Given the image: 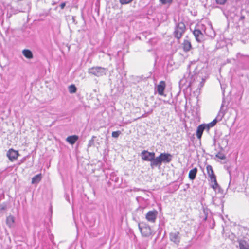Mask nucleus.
Listing matches in <instances>:
<instances>
[{"label":"nucleus","instance_id":"obj_16","mask_svg":"<svg viewBox=\"0 0 249 249\" xmlns=\"http://www.w3.org/2000/svg\"><path fill=\"white\" fill-rule=\"evenodd\" d=\"M197 172V169L196 167L190 170L189 172V178H190V179L194 180L196 177Z\"/></svg>","mask_w":249,"mask_h":249},{"label":"nucleus","instance_id":"obj_26","mask_svg":"<svg viewBox=\"0 0 249 249\" xmlns=\"http://www.w3.org/2000/svg\"><path fill=\"white\" fill-rule=\"evenodd\" d=\"M160 1L162 4H166L167 3H171L173 0H160Z\"/></svg>","mask_w":249,"mask_h":249},{"label":"nucleus","instance_id":"obj_10","mask_svg":"<svg viewBox=\"0 0 249 249\" xmlns=\"http://www.w3.org/2000/svg\"><path fill=\"white\" fill-rule=\"evenodd\" d=\"M193 35L196 41L198 42H201L204 39V35L199 29H195L193 31Z\"/></svg>","mask_w":249,"mask_h":249},{"label":"nucleus","instance_id":"obj_25","mask_svg":"<svg viewBox=\"0 0 249 249\" xmlns=\"http://www.w3.org/2000/svg\"><path fill=\"white\" fill-rule=\"evenodd\" d=\"M228 0H215L216 3L219 5H224Z\"/></svg>","mask_w":249,"mask_h":249},{"label":"nucleus","instance_id":"obj_5","mask_svg":"<svg viewBox=\"0 0 249 249\" xmlns=\"http://www.w3.org/2000/svg\"><path fill=\"white\" fill-rule=\"evenodd\" d=\"M6 155L9 160L13 162L16 160L20 154L18 150H14L13 148L9 149L7 152Z\"/></svg>","mask_w":249,"mask_h":249},{"label":"nucleus","instance_id":"obj_27","mask_svg":"<svg viewBox=\"0 0 249 249\" xmlns=\"http://www.w3.org/2000/svg\"><path fill=\"white\" fill-rule=\"evenodd\" d=\"M66 6V2H63L60 5V8L63 9Z\"/></svg>","mask_w":249,"mask_h":249},{"label":"nucleus","instance_id":"obj_21","mask_svg":"<svg viewBox=\"0 0 249 249\" xmlns=\"http://www.w3.org/2000/svg\"><path fill=\"white\" fill-rule=\"evenodd\" d=\"M42 178L41 174H39L34 176L32 179V183H36L39 182Z\"/></svg>","mask_w":249,"mask_h":249},{"label":"nucleus","instance_id":"obj_2","mask_svg":"<svg viewBox=\"0 0 249 249\" xmlns=\"http://www.w3.org/2000/svg\"><path fill=\"white\" fill-rule=\"evenodd\" d=\"M138 227L141 235L144 237H148L153 234L151 227L145 222L139 224Z\"/></svg>","mask_w":249,"mask_h":249},{"label":"nucleus","instance_id":"obj_8","mask_svg":"<svg viewBox=\"0 0 249 249\" xmlns=\"http://www.w3.org/2000/svg\"><path fill=\"white\" fill-rule=\"evenodd\" d=\"M178 231L172 232L170 234V240L176 244H178L180 242V237Z\"/></svg>","mask_w":249,"mask_h":249},{"label":"nucleus","instance_id":"obj_18","mask_svg":"<svg viewBox=\"0 0 249 249\" xmlns=\"http://www.w3.org/2000/svg\"><path fill=\"white\" fill-rule=\"evenodd\" d=\"M238 242L239 249H249V246L246 241L240 240Z\"/></svg>","mask_w":249,"mask_h":249},{"label":"nucleus","instance_id":"obj_23","mask_svg":"<svg viewBox=\"0 0 249 249\" xmlns=\"http://www.w3.org/2000/svg\"><path fill=\"white\" fill-rule=\"evenodd\" d=\"M216 157L220 160H225L226 159L225 155L221 152L217 153L216 155Z\"/></svg>","mask_w":249,"mask_h":249},{"label":"nucleus","instance_id":"obj_12","mask_svg":"<svg viewBox=\"0 0 249 249\" xmlns=\"http://www.w3.org/2000/svg\"><path fill=\"white\" fill-rule=\"evenodd\" d=\"M206 129L204 127V125L203 124H201L197 127L196 132V136L197 138L200 140L203 133L204 130Z\"/></svg>","mask_w":249,"mask_h":249},{"label":"nucleus","instance_id":"obj_7","mask_svg":"<svg viewBox=\"0 0 249 249\" xmlns=\"http://www.w3.org/2000/svg\"><path fill=\"white\" fill-rule=\"evenodd\" d=\"M141 157L143 160L151 161L155 158V154L144 150L141 152Z\"/></svg>","mask_w":249,"mask_h":249},{"label":"nucleus","instance_id":"obj_17","mask_svg":"<svg viewBox=\"0 0 249 249\" xmlns=\"http://www.w3.org/2000/svg\"><path fill=\"white\" fill-rule=\"evenodd\" d=\"M217 122V120L216 119H215L209 124H203V125H204V127L208 131L209 130V129H210V128L213 127V126L215 125Z\"/></svg>","mask_w":249,"mask_h":249},{"label":"nucleus","instance_id":"obj_9","mask_svg":"<svg viewBox=\"0 0 249 249\" xmlns=\"http://www.w3.org/2000/svg\"><path fill=\"white\" fill-rule=\"evenodd\" d=\"M161 163H169L172 160V156L169 153H161L159 156Z\"/></svg>","mask_w":249,"mask_h":249},{"label":"nucleus","instance_id":"obj_6","mask_svg":"<svg viewBox=\"0 0 249 249\" xmlns=\"http://www.w3.org/2000/svg\"><path fill=\"white\" fill-rule=\"evenodd\" d=\"M88 72L96 76H100L104 73V69L100 67H93L89 69Z\"/></svg>","mask_w":249,"mask_h":249},{"label":"nucleus","instance_id":"obj_20","mask_svg":"<svg viewBox=\"0 0 249 249\" xmlns=\"http://www.w3.org/2000/svg\"><path fill=\"white\" fill-rule=\"evenodd\" d=\"M6 224L9 227H12L15 223V218L14 216L10 215L6 218Z\"/></svg>","mask_w":249,"mask_h":249},{"label":"nucleus","instance_id":"obj_1","mask_svg":"<svg viewBox=\"0 0 249 249\" xmlns=\"http://www.w3.org/2000/svg\"><path fill=\"white\" fill-rule=\"evenodd\" d=\"M206 171L210 178V181L211 183V187L214 190H216L218 187V183L217 182L216 175L214 173L212 166L210 165H207Z\"/></svg>","mask_w":249,"mask_h":249},{"label":"nucleus","instance_id":"obj_28","mask_svg":"<svg viewBox=\"0 0 249 249\" xmlns=\"http://www.w3.org/2000/svg\"><path fill=\"white\" fill-rule=\"evenodd\" d=\"M244 18H245V17L244 16L241 17V19H244Z\"/></svg>","mask_w":249,"mask_h":249},{"label":"nucleus","instance_id":"obj_3","mask_svg":"<svg viewBox=\"0 0 249 249\" xmlns=\"http://www.w3.org/2000/svg\"><path fill=\"white\" fill-rule=\"evenodd\" d=\"M186 30V27L183 22L178 23L174 32L175 37L180 39Z\"/></svg>","mask_w":249,"mask_h":249},{"label":"nucleus","instance_id":"obj_13","mask_svg":"<svg viewBox=\"0 0 249 249\" xmlns=\"http://www.w3.org/2000/svg\"><path fill=\"white\" fill-rule=\"evenodd\" d=\"M150 162V166L152 167L156 166L160 167L162 163L159 156L157 157L156 158H154Z\"/></svg>","mask_w":249,"mask_h":249},{"label":"nucleus","instance_id":"obj_4","mask_svg":"<svg viewBox=\"0 0 249 249\" xmlns=\"http://www.w3.org/2000/svg\"><path fill=\"white\" fill-rule=\"evenodd\" d=\"M158 213V211L156 210L149 211L145 214V219L148 222L154 223L156 222Z\"/></svg>","mask_w":249,"mask_h":249},{"label":"nucleus","instance_id":"obj_24","mask_svg":"<svg viewBox=\"0 0 249 249\" xmlns=\"http://www.w3.org/2000/svg\"><path fill=\"white\" fill-rule=\"evenodd\" d=\"M120 134V131H113L112 132V136L114 138H118Z\"/></svg>","mask_w":249,"mask_h":249},{"label":"nucleus","instance_id":"obj_22","mask_svg":"<svg viewBox=\"0 0 249 249\" xmlns=\"http://www.w3.org/2000/svg\"><path fill=\"white\" fill-rule=\"evenodd\" d=\"M69 91L71 93H74L77 91V88L73 84L71 85L68 88Z\"/></svg>","mask_w":249,"mask_h":249},{"label":"nucleus","instance_id":"obj_11","mask_svg":"<svg viewBox=\"0 0 249 249\" xmlns=\"http://www.w3.org/2000/svg\"><path fill=\"white\" fill-rule=\"evenodd\" d=\"M166 84L165 81H161L157 86V91L160 95H164V91L165 89Z\"/></svg>","mask_w":249,"mask_h":249},{"label":"nucleus","instance_id":"obj_15","mask_svg":"<svg viewBox=\"0 0 249 249\" xmlns=\"http://www.w3.org/2000/svg\"><path fill=\"white\" fill-rule=\"evenodd\" d=\"M78 136L74 135L68 137L66 139V141L70 144L73 145L78 140Z\"/></svg>","mask_w":249,"mask_h":249},{"label":"nucleus","instance_id":"obj_19","mask_svg":"<svg viewBox=\"0 0 249 249\" xmlns=\"http://www.w3.org/2000/svg\"><path fill=\"white\" fill-rule=\"evenodd\" d=\"M23 55L28 59H32L33 58V55L32 52L28 49H24L22 51Z\"/></svg>","mask_w":249,"mask_h":249},{"label":"nucleus","instance_id":"obj_14","mask_svg":"<svg viewBox=\"0 0 249 249\" xmlns=\"http://www.w3.org/2000/svg\"><path fill=\"white\" fill-rule=\"evenodd\" d=\"M183 50L185 52L189 51L192 48V45L191 42L188 40H184L182 43Z\"/></svg>","mask_w":249,"mask_h":249}]
</instances>
